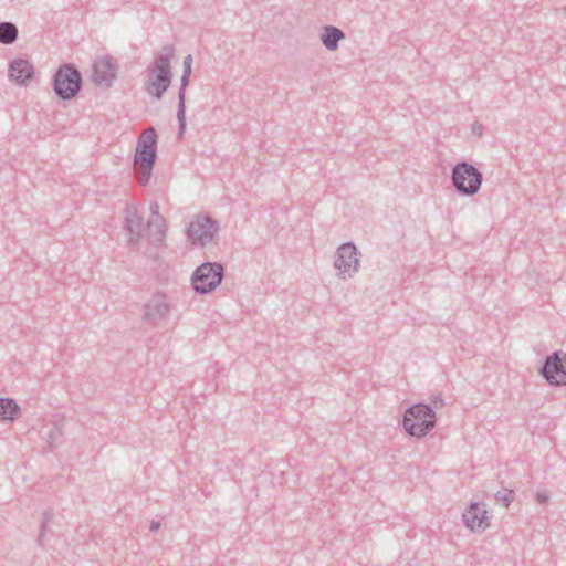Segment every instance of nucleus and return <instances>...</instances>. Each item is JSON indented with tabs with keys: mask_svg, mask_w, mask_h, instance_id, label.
I'll return each mask as SVG.
<instances>
[{
	"mask_svg": "<svg viewBox=\"0 0 566 566\" xmlns=\"http://www.w3.org/2000/svg\"><path fill=\"white\" fill-rule=\"evenodd\" d=\"M174 56V48L170 45H165L155 53L151 65L146 70V73L150 80L145 83V91L149 96L158 101L163 99L164 94L171 85L174 76L171 60Z\"/></svg>",
	"mask_w": 566,
	"mask_h": 566,
	"instance_id": "f257e3e1",
	"label": "nucleus"
},
{
	"mask_svg": "<svg viewBox=\"0 0 566 566\" xmlns=\"http://www.w3.org/2000/svg\"><path fill=\"white\" fill-rule=\"evenodd\" d=\"M436 421V412L431 406L416 403L406 410L402 427L409 436L422 438L434 428Z\"/></svg>",
	"mask_w": 566,
	"mask_h": 566,
	"instance_id": "f03ea898",
	"label": "nucleus"
},
{
	"mask_svg": "<svg viewBox=\"0 0 566 566\" xmlns=\"http://www.w3.org/2000/svg\"><path fill=\"white\" fill-rule=\"evenodd\" d=\"M82 86V74L72 63L60 65L52 78L53 92L62 101L74 98L81 92Z\"/></svg>",
	"mask_w": 566,
	"mask_h": 566,
	"instance_id": "7ed1b4c3",
	"label": "nucleus"
},
{
	"mask_svg": "<svg viewBox=\"0 0 566 566\" xmlns=\"http://www.w3.org/2000/svg\"><path fill=\"white\" fill-rule=\"evenodd\" d=\"M451 181L461 196H473L480 190L483 176L472 164L460 161L452 168Z\"/></svg>",
	"mask_w": 566,
	"mask_h": 566,
	"instance_id": "20e7f679",
	"label": "nucleus"
},
{
	"mask_svg": "<svg viewBox=\"0 0 566 566\" xmlns=\"http://www.w3.org/2000/svg\"><path fill=\"white\" fill-rule=\"evenodd\" d=\"M223 272V266L218 262L202 263L192 273L193 290L199 294L212 292L221 284Z\"/></svg>",
	"mask_w": 566,
	"mask_h": 566,
	"instance_id": "39448f33",
	"label": "nucleus"
},
{
	"mask_svg": "<svg viewBox=\"0 0 566 566\" xmlns=\"http://www.w3.org/2000/svg\"><path fill=\"white\" fill-rule=\"evenodd\" d=\"M219 230V223L208 214H198L187 229L188 240L193 245L210 243Z\"/></svg>",
	"mask_w": 566,
	"mask_h": 566,
	"instance_id": "423d86ee",
	"label": "nucleus"
},
{
	"mask_svg": "<svg viewBox=\"0 0 566 566\" xmlns=\"http://www.w3.org/2000/svg\"><path fill=\"white\" fill-rule=\"evenodd\" d=\"M541 375L555 387L566 385V353L556 350L545 358Z\"/></svg>",
	"mask_w": 566,
	"mask_h": 566,
	"instance_id": "0eeeda50",
	"label": "nucleus"
},
{
	"mask_svg": "<svg viewBox=\"0 0 566 566\" xmlns=\"http://www.w3.org/2000/svg\"><path fill=\"white\" fill-rule=\"evenodd\" d=\"M170 310L167 295L155 293L143 306V321L151 326H160L167 319Z\"/></svg>",
	"mask_w": 566,
	"mask_h": 566,
	"instance_id": "6e6552de",
	"label": "nucleus"
},
{
	"mask_svg": "<svg viewBox=\"0 0 566 566\" xmlns=\"http://www.w3.org/2000/svg\"><path fill=\"white\" fill-rule=\"evenodd\" d=\"M359 252L352 242L343 243L336 251L334 266L339 271L343 279L352 277L359 268Z\"/></svg>",
	"mask_w": 566,
	"mask_h": 566,
	"instance_id": "1a4fd4ad",
	"label": "nucleus"
},
{
	"mask_svg": "<svg viewBox=\"0 0 566 566\" xmlns=\"http://www.w3.org/2000/svg\"><path fill=\"white\" fill-rule=\"evenodd\" d=\"M118 66L111 55H104L93 63L92 81L102 88H109L117 77Z\"/></svg>",
	"mask_w": 566,
	"mask_h": 566,
	"instance_id": "9d476101",
	"label": "nucleus"
},
{
	"mask_svg": "<svg viewBox=\"0 0 566 566\" xmlns=\"http://www.w3.org/2000/svg\"><path fill=\"white\" fill-rule=\"evenodd\" d=\"M156 158L157 132L154 127H148L138 137L134 161L155 164Z\"/></svg>",
	"mask_w": 566,
	"mask_h": 566,
	"instance_id": "9b49d317",
	"label": "nucleus"
},
{
	"mask_svg": "<svg viewBox=\"0 0 566 566\" xmlns=\"http://www.w3.org/2000/svg\"><path fill=\"white\" fill-rule=\"evenodd\" d=\"M464 525L471 531H484L490 526V516L486 510V504L483 502H473L464 511L463 515Z\"/></svg>",
	"mask_w": 566,
	"mask_h": 566,
	"instance_id": "f8f14e48",
	"label": "nucleus"
},
{
	"mask_svg": "<svg viewBox=\"0 0 566 566\" xmlns=\"http://www.w3.org/2000/svg\"><path fill=\"white\" fill-rule=\"evenodd\" d=\"M124 228L127 231L128 245L133 249H137L142 240L143 220L135 205H127L125 208Z\"/></svg>",
	"mask_w": 566,
	"mask_h": 566,
	"instance_id": "ddd939ff",
	"label": "nucleus"
},
{
	"mask_svg": "<svg viewBox=\"0 0 566 566\" xmlns=\"http://www.w3.org/2000/svg\"><path fill=\"white\" fill-rule=\"evenodd\" d=\"M34 75V67L23 59H14L9 63V76L19 85L27 84Z\"/></svg>",
	"mask_w": 566,
	"mask_h": 566,
	"instance_id": "4468645a",
	"label": "nucleus"
},
{
	"mask_svg": "<svg viewBox=\"0 0 566 566\" xmlns=\"http://www.w3.org/2000/svg\"><path fill=\"white\" fill-rule=\"evenodd\" d=\"M191 73L182 72L180 78V87L178 91V109H177V120H178V137L180 138L186 130V88L189 85Z\"/></svg>",
	"mask_w": 566,
	"mask_h": 566,
	"instance_id": "2eb2a0df",
	"label": "nucleus"
},
{
	"mask_svg": "<svg viewBox=\"0 0 566 566\" xmlns=\"http://www.w3.org/2000/svg\"><path fill=\"white\" fill-rule=\"evenodd\" d=\"M343 39H345V33L340 29L333 25L324 27L321 40L327 50H337L338 42Z\"/></svg>",
	"mask_w": 566,
	"mask_h": 566,
	"instance_id": "dca6fc26",
	"label": "nucleus"
},
{
	"mask_svg": "<svg viewBox=\"0 0 566 566\" xmlns=\"http://www.w3.org/2000/svg\"><path fill=\"white\" fill-rule=\"evenodd\" d=\"M20 413V407L18 403L10 398H0V419L1 420H14Z\"/></svg>",
	"mask_w": 566,
	"mask_h": 566,
	"instance_id": "f3484780",
	"label": "nucleus"
},
{
	"mask_svg": "<svg viewBox=\"0 0 566 566\" xmlns=\"http://www.w3.org/2000/svg\"><path fill=\"white\" fill-rule=\"evenodd\" d=\"M18 28L12 22H0V43L10 45L18 39Z\"/></svg>",
	"mask_w": 566,
	"mask_h": 566,
	"instance_id": "a211bd4d",
	"label": "nucleus"
},
{
	"mask_svg": "<svg viewBox=\"0 0 566 566\" xmlns=\"http://www.w3.org/2000/svg\"><path fill=\"white\" fill-rule=\"evenodd\" d=\"M136 164L139 165V172H138V177H137L138 184L140 186L145 187L148 185V182L150 180L155 164H146V163H136Z\"/></svg>",
	"mask_w": 566,
	"mask_h": 566,
	"instance_id": "6ab92c4d",
	"label": "nucleus"
},
{
	"mask_svg": "<svg viewBox=\"0 0 566 566\" xmlns=\"http://www.w3.org/2000/svg\"><path fill=\"white\" fill-rule=\"evenodd\" d=\"M514 495L515 493L513 490L503 489L494 494V499L496 502L502 503L507 507L513 502Z\"/></svg>",
	"mask_w": 566,
	"mask_h": 566,
	"instance_id": "aec40b11",
	"label": "nucleus"
},
{
	"mask_svg": "<svg viewBox=\"0 0 566 566\" xmlns=\"http://www.w3.org/2000/svg\"><path fill=\"white\" fill-rule=\"evenodd\" d=\"M53 518V512L52 510H46L43 512L42 514V523H41V530H40V534H39V537H38V543L43 546V538L45 536V532H46V528H48V525L49 523L52 521Z\"/></svg>",
	"mask_w": 566,
	"mask_h": 566,
	"instance_id": "412c9836",
	"label": "nucleus"
},
{
	"mask_svg": "<svg viewBox=\"0 0 566 566\" xmlns=\"http://www.w3.org/2000/svg\"><path fill=\"white\" fill-rule=\"evenodd\" d=\"M149 210L151 212V216L156 218L155 222H157V221L163 222L164 221L163 218L159 214V203L157 201H153L150 203Z\"/></svg>",
	"mask_w": 566,
	"mask_h": 566,
	"instance_id": "4be33fe9",
	"label": "nucleus"
},
{
	"mask_svg": "<svg viewBox=\"0 0 566 566\" xmlns=\"http://www.w3.org/2000/svg\"><path fill=\"white\" fill-rule=\"evenodd\" d=\"M192 56L190 54H188L187 56H185L184 59V62H182V72L185 73H191V67H192Z\"/></svg>",
	"mask_w": 566,
	"mask_h": 566,
	"instance_id": "5701e85b",
	"label": "nucleus"
},
{
	"mask_svg": "<svg viewBox=\"0 0 566 566\" xmlns=\"http://www.w3.org/2000/svg\"><path fill=\"white\" fill-rule=\"evenodd\" d=\"M536 500L539 504H545L548 501V495L546 493H537Z\"/></svg>",
	"mask_w": 566,
	"mask_h": 566,
	"instance_id": "b1692460",
	"label": "nucleus"
},
{
	"mask_svg": "<svg viewBox=\"0 0 566 566\" xmlns=\"http://www.w3.org/2000/svg\"><path fill=\"white\" fill-rule=\"evenodd\" d=\"M60 434H61V430H60V428H57L55 426L54 429L49 433V439L54 440Z\"/></svg>",
	"mask_w": 566,
	"mask_h": 566,
	"instance_id": "393cba45",
	"label": "nucleus"
},
{
	"mask_svg": "<svg viewBox=\"0 0 566 566\" xmlns=\"http://www.w3.org/2000/svg\"><path fill=\"white\" fill-rule=\"evenodd\" d=\"M149 528L151 532H157L160 528V523L157 521H151Z\"/></svg>",
	"mask_w": 566,
	"mask_h": 566,
	"instance_id": "a878e982",
	"label": "nucleus"
},
{
	"mask_svg": "<svg viewBox=\"0 0 566 566\" xmlns=\"http://www.w3.org/2000/svg\"><path fill=\"white\" fill-rule=\"evenodd\" d=\"M432 402H433L436 406H437V403H438V402L440 403V406H442V405H443V399H442L441 395L436 396V397H434V400H433Z\"/></svg>",
	"mask_w": 566,
	"mask_h": 566,
	"instance_id": "bb28decb",
	"label": "nucleus"
},
{
	"mask_svg": "<svg viewBox=\"0 0 566 566\" xmlns=\"http://www.w3.org/2000/svg\"><path fill=\"white\" fill-rule=\"evenodd\" d=\"M476 130H479V127L473 128V133H476Z\"/></svg>",
	"mask_w": 566,
	"mask_h": 566,
	"instance_id": "cd10ccee",
	"label": "nucleus"
},
{
	"mask_svg": "<svg viewBox=\"0 0 566 566\" xmlns=\"http://www.w3.org/2000/svg\"><path fill=\"white\" fill-rule=\"evenodd\" d=\"M476 130H479V127L473 128V133H476Z\"/></svg>",
	"mask_w": 566,
	"mask_h": 566,
	"instance_id": "c85d7f7f",
	"label": "nucleus"
}]
</instances>
